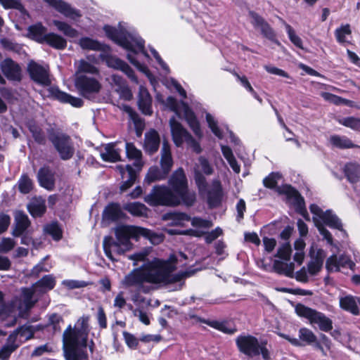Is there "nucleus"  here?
<instances>
[{
  "mask_svg": "<svg viewBox=\"0 0 360 360\" xmlns=\"http://www.w3.org/2000/svg\"><path fill=\"white\" fill-rule=\"evenodd\" d=\"M175 265L168 261L158 260L145 267L133 269L124 276L122 284L124 288H134L138 292L148 293L150 284H170L180 282L193 274L192 271L174 274Z\"/></svg>",
  "mask_w": 360,
  "mask_h": 360,
  "instance_id": "nucleus-1",
  "label": "nucleus"
},
{
  "mask_svg": "<svg viewBox=\"0 0 360 360\" xmlns=\"http://www.w3.org/2000/svg\"><path fill=\"white\" fill-rule=\"evenodd\" d=\"M169 187L165 185L155 186L144 200L151 206L176 207L183 204L192 206L196 200L193 191L188 188V180L182 168L175 170L168 180Z\"/></svg>",
  "mask_w": 360,
  "mask_h": 360,
  "instance_id": "nucleus-2",
  "label": "nucleus"
},
{
  "mask_svg": "<svg viewBox=\"0 0 360 360\" xmlns=\"http://www.w3.org/2000/svg\"><path fill=\"white\" fill-rule=\"evenodd\" d=\"M116 240L111 236H106L103 241L105 255L114 260L112 252L122 255L131 248V238L138 239L140 236L149 238L153 243H159L163 240L162 235H157L151 231L139 226L120 225L115 229Z\"/></svg>",
  "mask_w": 360,
  "mask_h": 360,
  "instance_id": "nucleus-3",
  "label": "nucleus"
},
{
  "mask_svg": "<svg viewBox=\"0 0 360 360\" xmlns=\"http://www.w3.org/2000/svg\"><path fill=\"white\" fill-rule=\"evenodd\" d=\"M103 30L110 39L128 51L127 59L134 65L140 66V63L134 57L139 53H141L146 58H150L145 50L144 40L136 32L127 31L122 28L120 24L119 29L105 25Z\"/></svg>",
  "mask_w": 360,
  "mask_h": 360,
  "instance_id": "nucleus-4",
  "label": "nucleus"
},
{
  "mask_svg": "<svg viewBox=\"0 0 360 360\" xmlns=\"http://www.w3.org/2000/svg\"><path fill=\"white\" fill-rule=\"evenodd\" d=\"M87 334L69 325L63 334V349L65 360H79L86 358L80 347H86Z\"/></svg>",
  "mask_w": 360,
  "mask_h": 360,
  "instance_id": "nucleus-5",
  "label": "nucleus"
},
{
  "mask_svg": "<svg viewBox=\"0 0 360 360\" xmlns=\"http://www.w3.org/2000/svg\"><path fill=\"white\" fill-rule=\"evenodd\" d=\"M236 344L238 350L249 357L257 356L261 354L264 360L271 359L266 342H259L257 338L252 335H240L236 338Z\"/></svg>",
  "mask_w": 360,
  "mask_h": 360,
  "instance_id": "nucleus-6",
  "label": "nucleus"
},
{
  "mask_svg": "<svg viewBox=\"0 0 360 360\" xmlns=\"http://www.w3.org/2000/svg\"><path fill=\"white\" fill-rule=\"evenodd\" d=\"M49 140L58 153L60 159L68 160L73 157L75 150L70 136L61 131L51 130L49 132Z\"/></svg>",
  "mask_w": 360,
  "mask_h": 360,
  "instance_id": "nucleus-7",
  "label": "nucleus"
},
{
  "mask_svg": "<svg viewBox=\"0 0 360 360\" xmlns=\"http://www.w3.org/2000/svg\"><path fill=\"white\" fill-rule=\"evenodd\" d=\"M295 311L299 316L308 319L311 325H317L322 331L328 332L333 329L332 320L322 312L302 304L296 305Z\"/></svg>",
  "mask_w": 360,
  "mask_h": 360,
  "instance_id": "nucleus-8",
  "label": "nucleus"
},
{
  "mask_svg": "<svg viewBox=\"0 0 360 360\" xmlns=\"http://www.w3.org/2000/svg\"><path fill=\"white\" fill-rule=\"evenodd\" d=\"M166 104L174 111L176 115H179L180 112L184 113V116L187 123L195 134L199 138L202 136L200 124L192 110L184 101L178 102L174 98L169 96L167 98Z\"/></svg>",
  "mask_w": 360,
  "mask_h": 360,
  "instance_id": "nucleus-9",
  "label": "nucleus"
},
{
  "mask_svg": "<svg viewBox=\"0 0 360 360\" xmlns=\"http://www.w3.org/2000/svg\"><path fill=\"white\" fill-rule=\"evenodd\" d=\"M169 126L173 141L177 147L181 146L186 142L195 153H199L201 152L199 143L174 117H172L169 120Z\"/></svg>",
  "mask_w": 360,
  "mask_h": 360,
  "instance_id": "nucleus-10",
  "label": "nucleus"
},
{
  "mask_svg": "<svg viewBox=\"0 0 360 360\" xmlns=\"http://www.w3.org/2000/svg\"><path fill=\"white\" fill-rule=\"evenodd\" d=\"M75 85L79 94L88 99L97 94L101 89V84L98 79L86 75H76Z\"/></svg>",
  "mask_w": 360,
  "mask_h": 360,
  "instance_id": "nucleus-11",
  "label": "nucleus"
},
{
  "mask_svg": "<svg viewBox=\"0 0 360 360\" xmlns=\"http://www.w3.org/2000/svg\"><path fill=\"white\" fill-rule=\"evenodd\" d=\"M30 79L41 86H48L51 84L49 65H41L30 60L27 67Z\"/></svg>",
  "mask_w": 360,
  "mask_h": 360,
  "instance_id": "nucleus-12",
  "label": "nucleus"
},
{
  "mask_svg": "<svg viewBox=\"0 0 360 360\" xmlns=\"http://www.w3.org/2000/svg\"><path fill=\"white\" fill-rule=\"evenodd\" d=\"M0 68L7 79L14 82H20L22 71L20 65L13 59L8 58L0 63Z\"/></svg>",
  "mask_w": 360,
  "mask_h": 360,
  "instance_id": "nucleus-13",
  "label": "nucleus"
},
{
  "mask_svg": "<svg viewBox=\"0 0 360 360\" xmlns=\"http://www.w3.org/2000/svg\"><path fill=\"white\" fill-rule=\"evenodd\" d=\"M249 15L252 18L251 23L255 28L260 30L264 37L274 41L277 45H281V43L276 39V34L274 30L262 16L254 11H250Z\"/></svg>",
  "mask_w": 360,
  "mask_h": 360,
  "instance_id": "nucleus-14",
  "label": "nucleus"
},
{
  "mask_svg": "<svg viewBox=\"0 0 360 360\" xmlns=\"http://www.w3.org/2000/svg\"><path fill=\"white\" fill-rule=\"evenodd\" d=\"M280 337L287 340L291 345L295 347H302L305 345H312L316 340V335L309 328H301L299 330V339L291 338L290 335L279 333Z\"/></svg>",
  "mask_w": 360,
  "mask_h": 360,
  "instance_id": "nucleus-15",
  "label": "nucleus"
},
{
  "mask_svg": "<svg viewBox=\"0 0 360 360\" xmlns=\"http://www.w3.org/2000/svg\"><path fill=\"white\" fill-rule=\"evenodd\" d=\"M101 57L106 63L108 67L120 70L124 72L131 81L136 83L138 82L134 70L124 61L108 54H101Z\"/></svg>",
  "mask_w": 360,
  "mask_h": 360,
  "instance_id": "nucleus-16",
  "label": "nucleus"
},
{
  "mask_svg": "<svg viewBox=\"0 0 360 360\" xmlns=\"http://www.w3.org/2000/svg\"><path fill=\"white\" fill-rule=\"evenodd\" d=\"M311 212L314 214L313 221L318 229L320 234L323 236V238L327 240L330 245L333 244V237L328 230H327L324 226L321 224V219L323 216L325 212H323L318 205L312 204L309 207Z\"/></svg>",
  "mask_w": 360,
  "mask_h": 360,
  "instance_id": "nucleus-17",
  "label": "nucleus"
},
{
  "mask_svg": "<svg viewBox=\"0 0 360 360\" xmlns=\"http://www.w3.org/2000/svg\"><path fill=\"white\" fill-rule=\"evenodd\" d=\"M30 225L31 222L26 214L22 211L16 212L14 217V228L12 235L15 237H20L24 233H27Z\"/></svg>",
  "mask_w": 360,
  "mask_h": 360,
  "instance_id": "nucleus-18",
  "label": "nucleus"
},
{
  "mask_svg": "<svg viewBox=\"0 0 360 360\" xmlns=\"http://www.w3.org/2000/svg\"><path fill=\"white\" fill-rule=\"evenodd\" d=\"M57 11L62 13L67 18L75 20L81 17L79 11L72 8L70 4L62 0H44Z\"/></svg>",
  "mask_w": 360,
  "mask_h": 360,
  "instance_id": "nucleus-19",
  "label": "nucleus"
},
{
  "mask_svg": "<svg viewBox=\"0 0 360 360\" xmlns=\"http://www.w3.org/2000/svg\"><path fill=\"white\" fill-rule=\"evenodd\" d=\"M286 193L288 198L292 200L295 210L300 213L304 219L309 220V214L306 210L305 202L304 198L299 193L298 191L292 187H288Z\"/></svg>",
  "mask_w": 360,
  "mask_h": 360,
  "instance_id": "nucleus-20",
  "label": "nucleus"
},
{
  "mask_svg": "<svg viewBox=\"0 0 360 360\" xmlns=\"http://www.w3.org/2000/svg\"><path fill=\"white\" fill-rule=\"evenodd\" d=\"M37 180L39 185L48 191H53L55 188L54 172L49 166H44L39 169Z\"/></svg>",
  "mask_w": 360,
  "mask_h": 360,
  "instance_id": "nucleus-21",
  "label": "nucleus"
},
{
  "mask_svg": "<svg viewBox=\"0 0 360 360\" xmlns=\"http://www.w3.org/2000/svg\"><path fill=\"white\" fill-rule=\"evenodd\" d=\"M137 103L142 113L146 115H152V98L148 90L143 86H139Z\"/></svg>",
  "mask_w": 360,
  "mask_h": 360,
  "instance_id": "nucleus-22",
  "label": "nucleus"
},
{
  "mask_svg": "<svg viewBox=\"0 0 360 360\" xmlns=\"http://www.w3.org/2000/svg\"><path fill=\"white\" fill-rule=\"evenodd\" d=\"M117 169L119 170L122 179L124 180L120 186V191L123 192L132 186L136 180V174L132 166L129 165H127L125 167L119 165L117 167Z\"/></svg>",
  "mask_w": 360,
  "mask_h": 360,
  "instance_id": "nucleus-23",
  "label": "nucleus"
},
{
  "mask_svg": "<svg viewBox=\"0 0 360 360\" xmlns=\"http://www.w3.org/2000/svg\"><path fill=\"white\" fill-rule=\"evenodd\" d=\"M223 190L221 182L217 180H213L211 188L207 193V201L210 207L219 206L222 200Z\"/></svg>",
  "mask_w": 360,
  "mask_h": 360,
  "instance_id": "nucleus-24",
  "label": "nucleus"
},
{
  "mask_svg": "<svg viewBox=\"0 0 360 360\" xmlns=\"http://www.w3.org/2000/svg\"><path fill=\"white\" fill-rule=\"evenodd\" d=\"M290 229L289 228H286L281 233L280 236L282 239L287 240L290 237ZM291 253L292 248L289 242L285 241L280 245L275 256L285 262H288L290 259Z\"/></svg>",
  "mask_w": 360,
  "mask_h": 360,
  "instance_id": "nucleus-25",
  "label": "nucleus"
},
{
  "mask_svg": "<svg viewBox=\"0 0 360 360\" xmlns=\"http://www.w3.org/2000/svg\"><path fill=\"white\" fill-rule=\"evenodd\" d=\"M39 327H34L29 324H25L18 327L11 335H15V342H20L32 339Z\"/></svg>",
  "mask_w": 360,
  "mask_h": 360,
  "instance_id": "nucleus-26",
  "label": "nucleus"
},
{
  "mask_svg": "<svg viewBox=\"0 0 360 360\" xmlns=\"http://www.w3.org/2000/svg\"><path fill=\"white\" fill-rule=\"evenodd\" d=\"M51 95L59 101L64 103H70L75 108H80L84 104V101L80 98L72 96L58 89H52Z\"/></svg>",
  "mask_w": 360,
  "mask_h": 360,
  "instance_id": "nucleus-27",
  "label": "nucleus"
},
{
  "mask_svg": "<svg viewBox=\"0 0 360 360\" xmlns=\"http://www.w3.org/2000/svg\"><path fill=\"white\" fill-rule=\"evenodd\" d=\"M160 143V136L155 130L151 129L145 134L144 148L148 153H155L159 148Z\"/></svg>",
  "mask_w": 360,
  "mask_h": 360,
  "instance_id": "nucleus-28",
  "label": "nucleus"
},
{
  "mask_svg": "<svg viewBox=\"0 0 360 360\" xmlns=\"http://www.w3.org/2000/svg\"><path fill=\"white\" fill-rule=\"evenodd\" d=\"M173 165V160L170 150V146L167 141H164L161 149L160 166L161 169L169 174Z\"/></svg>",
  "mask_w": 360,
  "mask_h": 360,
  "instance_id": "nucleus-29",
  "label": "nucleus"
},
{
  "mask_svg": "<svg viewBox=\"0 0 360 360\" xmlns=\"http://www.w3.org/2000/svg\"><path fill=\"white\" fill-rule=\"evenodd\" d=\"M33 285L34 286V290L38 291L39 295H41L52 290L55 287L56 278L51 274L45 275L33 284Z\"/></svg>",
  "mask_w": 360,
  "mask_h": 360,
  "instance_id": "nucleus-30",
  "label": "nucleus"
},
{
  "mask_svg": "<svg viewBox=\"0 0 360 360\" xmlns=\"http://www.w3.org/2000/svg\"><path fill=\"white\" fill-rule=\"evenodd\" d=\"M343 172L347 181L354 184L360 179V165L355 162H348L344 166Z\"/></svg>",
  "mask_w": 360,
  "mask_h": 360,
  "instance_id": "nucleus-31",
  "label": "nucleus"
},
{
  "mask_svg": "<svg viewBox=\"0 0 360 360\" xmlns=\"http://www.w3.org/2000/svg\"><path fill=\"white\" fill-rule=\"evenodd\" d=\"M27 210L32 217H41L46 210L45 200L41 198L32 199L27 205Z\"/></svg>",
  "mask_w": 360,
  "mask_h": 360,
  "instance_id": "nucleus-32",
  "label": "nucleus"
},
{
  "mask_svg": "<svg viewBox=\"0 0 360 360\" xmlns=\"http://www.w3.org/2000/svg\"><path fill=\"white\" fill-rule=\"evenodd\" d=\"M330 143L340 149L359 148L360 146L354 144L345 136L333 135L330 137Z\"/></svg>",
  "mask_w": 360,
  "mask_h": 360,
  "instance_id": "nucleus-33",
  "label": "nucleus"
},
{
  "mask_svg": "<svg viewBox=\"0 0 360 360\" xmlns=\"http://www.w3.org/2000/svg\"><path fill=\"white\" fill-rule=\"evenodd\" d=\"M47 34L46 28L41 23L28 27L29 37L39 43L43 44L45 42Z\"/></svg>",
  "mask_w": 360,
  "mask_h": 360,
  "instance_id": "nucleus-34",
  "label": "nucleus"
},
{
  "mask_svg": "<svg viewBox=\"0 0 360 360\" xmlns=\"http://www.w3.org/2000/svg\"><path fill=\"white\" fill-rule=\"evenodd\" d=\"M101 157L105 162L119 161L120 160V150L115 148V143H108L101 153Z\"/></svg>",
  "mask_w": 360,
  "mask_h": 360,
  "instance_id": "nucleus-35",
  "label": "nucleus"
},
{
  "mask_svg": "<svg viewBox=\"0 0 360 360\" xmlns=\"http://www.w3.org/2000/svg\"><path fill=\"white\" fill-rule=\"evenodd\" d=\"M325 257L323 250H319L316 255L311 257V260L308 264V271L311 275H316L321 269Z\"/></svg>",
  "mask_w": 360,
  "mask_h": 360,
  "instance_id": "nucleus-36",
  "label": "nucleus"
},
{
  "mask_svg": "<svg viewBox=\"0 0 360 360\" xmlns=\"http://www.w3.org/2000/svg\"><path fill=\"white\" fill-rule=\"evenodd\" d=\"M340 307L354 315L359 314V309L357 305L356 297L346 295L340 298Z\"/></svg>",
  "mask_w": 360,
  "mask_h": 360,
  "instance_id": "nucleus-37",
  "label": "nucleus"
},
{
  "mask_svg": "<svg viewBox=\"0 0 360 360\" xmlns=\"http://www.w3.org/2000/svg\"><path fill=\"white\" fill-rule=\"evenodd\" d=\"M124 213L120 206L117 203H111L108 205L103 212V218L108 221H116L122 218Z\"/></svg>",
  "mask_w": 360,
  "mask_h": 360,
  "instance_id": "nucleus-38",
  "label": "nucleus"
},
{
  "mask_svg": "<svg viewBox=\"0 0 360 360\" xmlns=\"http://www.w3.org/2000/svg\"><path fill=\"white\" fill-rule=\"evenodd\" d=\"M22 342H15V335H10L7 339V343L0 350V359L8 360L11 354L20 347Z\"/></svg>",
  "mask_w": 360,
  "mask_h": 360,
  "instance_id": "nucleus-39",
  "label": "nucleus"
},
{
  "mask_svg": "<svg viewBox=\"0 0 360 360\" xmlns=\"http://www.w3.org/2000/svg\"><path fill=\"white\" fill-rule=\"evenodd\" d=\"M164 219L170 221L172 225L183 226L191 220V217L184 212H172L165 214Z\"/></svg>",
  "mask_w": 360,
  "mask_h": 360,
  "instance_id": "nucleus-40",
  "label": "nucleus"
},
{
  "mask_svg": "<svg viewBox=\"0 0 360 360\" xmlns=\"http://www.w3.org/2000/svg\"><path fill=\"white\" fill-rule=\"evenodd\" d=\"M321 221L323 225L326 224L332 229L343 231L341 220L330 210L325 212Z\"/></svg>",
  "mask_w": 360,
  "mask_h": 360,
  "instance_id": "nucleus-41",
  "label": "nucleus"
},
{
  "mask_svg": "<svg viewBox=\"0 0 360 360\" xmlns=\"http://www.w3.org/2000/svg\"><path fill=\"white\" fill-rule=\"evenodd\" d=\"M273 267L280 274H284L290 278L294 276L295 265L292 262L288 263L276 259L273 263Z\"/></svg>",
  "mask_w": 360,
  "mask_h": 360,
  "instance_id": "nucleus-42",
  "label": "nucleus"
},
{
  "mask_svg": "<svg viewBox=\"0 0 360 360\" xmlns=\"http://www.w3.org/2000/svg\"><path fill=\"white\" fill-rule=\"evenodd\" d=\"M44 43L59 50L64 49L67 46V41L63 37L53 32L47 34Z\"/></svg>",
  "mask_w": 360,
  "mask_h": 360,
  "instance_id": "nucleus-43",
  "label": "nucleus"
},
{
  "mask_svg": "<svg viewBox=\"0 0 360 360\" xmlns=\"http://www.w3.org/2000/svg\"><path fill=\"white\" fill-rule=\"evenodd\" d=\"M168 173L158 167H153L150 168L145 181L148 184H150L154 181L164 180L167 178Z\"/></svg>",
  "mask_w": 360,
  "mask_h": 360,
  "instance_id": "nucleus-44",
  "label": "nucleus"
},
{
  "mask_svg": "<svg viewBox=\"0 0 360 360\" xmlns=\"http://www.w3.org/2000/svg\"><path fill=\"white\" fill-rule=\"evenodd\" d=\"M22 301L25 305V307L27 310L30 309L37 302V300H34V295H38L39 292L37 290H34V286L32 285L31 288H23L22 290Z\"/></svg>",
  "mask_w": 360,
  "mask_h": 360,
  "instance_id": "nucleus-45",
  "label": "nucleus"
},
{
  "mask_svg": "<svg viewBox=\"0 0 360 360\" xmlns=\"http://www.w3.org/2000/svg\"><path fill=\"white\" fill-rule=\"evenodd\" d=\"M125 149L127 158L135 160L134 166L136 167H141L142 156L141 151L137 149L131 143H127Z\"/></svg>",
  "mask_w": 360,
  "mask_h": 360,
  "instance_id": "nucleus-46",
  "label": "nucleus"
},
{
  "mask_svg": "<svg viewBox=\"0 0 360 360\" xmlns=\"http://www.w3.org/2000/svg\"><path fill=\"white\" fill-rule=\"evenodd\" d=\"M124 210L134 216L142 217L146 214L147 207L141 202H129L123 206Z\"/></svg>",
  "mask_w": 360,
  "mask_h": 360,
  "instance_id": "nucleus-47",
  "label": "nucleus"
},
{
  "mask_svg": "<svg viewBox=\"0 0 360 360\" xmlns=\"http://www.w3.org/2000/svg\"><path fill=\"white\" fill-rule=\"evenodd\" d=\"M79 44L82 49L86 50L102 51L104 49L103 44L89 37H83L80 39Z\"/></svg>",
  "mask_w": 360,
  "mask_h": 360,
  "instance_id": "nucleus-48",
  "label": "nucleus"
},
{
  "mask_svg": "<svg viewBox=\"0 0 360 360\" xmlns=\"http://www.w3.org/2000/svg\"><path fill=\"white\" fill-rule=\"evenodd\" d=\"M53 24L67 37L74 38L78 36V32L65 22L54 20Z\"/></svg>",
  "mask_w": 360,
  "mask_h": 360,
  "instance_id": "nucleus-49",
  "label": "nucleus"
},
{
  "mask_svg": "<svg viewBox=\"0 0 360 360\" xmlns=\"http://www.w3.org/2000/svg\"><path fill=\"white\" fill-rule=\"evenodd\" d=\"M83 73L98 74V70L94 65L85 60L78 61L77 75H84Z\"/></svg>",
  "mask_w": 360,
  "mask_h": 360,
  "instance_id": "nucleus-50",
  "label": "nucleus"
},
{
  "mask_svg": "<svg viewBox=\"0 0 360 360\" xmlns=\"http://www.w3.org/2000/svg\"><path fill=\"white\" fill-rule=\"evenodd\" d=\"M18 184L20 192L24 194L29 193L33 188V181L26 174L20 176Z\"/></svg>",
  "mask_w": 360,
  "mask_h": 360,
  "instance_id": "nucleus-51",
  "label": "nucleus"
},
{
  "mask_svg": "<svg viewBox=\"0 0 360 360\" xmlns=\"http://www.w3.org/2000/svg\"><path fill=\"white\" fill-rule=\"evenodd\" d=\"M321 96L324 98V100L335 105H350L351 101L349 100L343 98L328 92H323L321 94Z\"/></svg>",
  "mask_w": 360,
  "mask_h": 360,
  "instance_id": "nucleus-52",
  "label": "nucleus"
},
{
  "mask_svg": "<svg viewBox=\"0 0 360 360\" xmlns=\"http://www.w3.org/2000/svg\"><path fill=\"white\" fill-rule=\"evenodd\" d=\"M352 33L349 25L347 24L337 28L335 31V35L339 43L343 44L347 42L346 36L350 35Z\"/></svg>",
  "mask_w": 360,
  "mask_h": 360,
  "instance_id": "nucleus-53",
  "label": "nucleus"
},
{
  "mask_svg": "<svg viewBox=\"0 0 360 360\" xmlns=\"http://www.w3.org/2000/svg\"><path fill=\"white\" fill-rule=\"evenodd\" d=\"M44 231L56 240H59L62 238V231L56 223L46 225L44 227Z\"/></svg>",
  "mask_w": 360,
  "mask_h": 360,
  "instance_id": "nucleus-54",
  "label": "nucleus"
},
{
  "mask_svg": "<svg viewBox=\"0 0 360 360\" xmlns=\"http://www.w3.org/2000/svg\"><path fill=\"white\" fill-rule=\"evenodd\" d=\"M206 121L208 124L209 127L213 132V134L217 136L219 139L223 138V134L220 129L217 125V122L214 120V117L210 114H206Z\"/></svg>",
  "mask_w": 360,
  "mask_h": 360,
  "instance_id": "nucleus-55",
  "label": "nucleus"
},
{
  "mask_svg": "<svg viewBox=\"0 0 360 360\" xmlns=\"http://www.w3.org/2000/svg\"><path fill=\"white\" fill-rule=\"evenodd\" d=\"M285 29L290 41L297 47L302 49V40L295 34L292 27L290 25L285 24Z\"/></svg>",
  "mask_w": 360,
  "mask_h": 360,
  "instance_id": "nucleus-56",
  "label": "nucleus"
},
{
  "mask_svg": "<svg viewBox=\"0 0 360 360\" xmlns=\"http://www.w3.org/2000/svg\"><path fill=\"white\" fill-rule=\"evenodd\" d=\"M281 178L278 173H271L268 176L264 179L263 184L265 187L269 188H274L278 183V180Z\"/></svg>",
  "mask_w": 360,
  "mask_h": 360,
  "instance_id": "nucleus-57",
  "label": "nucleus"
},
{
  "mask_svg": "<svg viewBox=\"0 0 360 360\" xmlns=\"http://www.w3.org/2000/svg\"><path fill=\"white\" fill-rule=\"evenodd\" d=\"M340 123L347 127H349L354 130H360V119L356 118L354 117H349L344 118Z\"/></svg>",
  "mask_w": 360,
  "mask_h": 360,
  "instance_id": "nucleus-58",
  "label": "nucleus"
},
{
  "mask_svg": "<svg viewBox=\"0 0 360 360\" xmlns=\"http://www.w3.org/2000/svg\"><path fill=\"white\" fill-rule=\"evenodd\" d=\"M49 322L51 326L53 327V330L54 332H60L61 330V328L60 324L63 322V317L58 314H53L49 317Z\"/></svg>",
  "mask_w": 360,
  "mask_h": 360,
  "instance_id": "nucleus-59",
  "label": "nucleus"
},
{
  "mask_svg": "<svg viewBox=\"0 0 360 360\" xmlns=\"http://www.w3.org/2000/svg\"><path fill=\"white\" fill-rule=\"evenodd\" d=\"M0 43L4 49L8 51L19 53L22 49L20 44L6 38L1 39Z\"/></svg>",
  "mask_w": 360,
  "mask_h": 360,
  "instance_id": "nucleus-60",
  "label": "nucleus"
},
{
  "mask_svg": "<svg viewBox=\"0 0 360 360\" xmlns=\"http://www.w3.org/2000/svg\"><path fill=\"white\" fill-rule=\"evenodd\" d=\"M15 245V242L13 238H4L0 242V252H8Z\"/></svg>",
  "mask_w": 360,
  "mask_h": 360,
  "instance_id": "nucleus-61",
  "label": "nucleus"
},
{
  "mask_svg": "<svg viewBox=\"0 0 360 360\" xmlns=\"http://www.w3.org/2000/svg\"><path fill=\"white\" fill-rule=\"evenodd\" d=\"M326 267L328 271H338L340 270L338 257L335 255H333L327 259Z\"/></svg>",
  "mask_w": 360,
  "mask_h": 360,
  "instance_id": "nucleus-62",
  "label": "nucleus"
},
{
  "mask_svg": "<svg viewBox=\"0 0 360 360\" xmlns=\"http://www.w3.org/2000/svg\"><path fill=\"white\" fill-rule=\"evenodd\" d=\"M63 284L69 289L81 288L87 285V283L84 281L75 280H65L63 281Z\"/></svg>",
  "mask_w": 360,
  "mask_h": 360,
  "instance_id": "nucleus-63",
  "label": "nucleus"
},
{
  "mask_svg": "<svg viewBox=\"0 0 360 360\" xmlns=\"http://www.w3.org/2000/svg\"><path fill=\"white\" fill-rule=\"evenodd\" d=\"M191 224L195 227L210 228L212 226V223L209 220L202 219L199 217L191 218Z\"/></svg>",
  "mask_w": 360,
  "mask_h": 360,
  "instance_id": "nucleus-64",
  "label": "nucleus"
}]
</instances>
